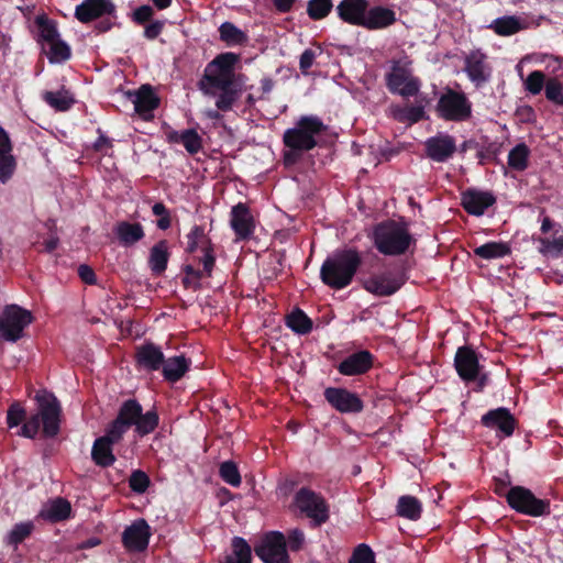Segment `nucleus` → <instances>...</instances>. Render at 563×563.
<instances>
[{
    "mask_svg": "<svg viewBox=\"0 0 563 563\" xmlns=\"http://www.w3.org/2000/svg\"><path fill=\"white\" fill-rule=\"evenodd\" d=\"M362 263V254L356 247L338 250L323 261L320 279L331 289H344L352 284Z\"/></svg>",
    "mask_w": 563,
    "mask_h": 563,
    "instance_id": "nucleus-1",
    "label": "nucleus"
},
{
    "mask_svg": "<svg viewBox=\"0 0 563 563\" xmlns=\"http://www.w3.org/2000/svg\"><path fill=\"white\" fill-rule=\"evenodd\" d=\"M38 410L24 420L23 426L18 431V435L35 439L41 423L44 438H55L60 431L62 406L58 399L51 394L49 396L37 397Z\"/></svg>",
    "mask_w": 563,
    "mask_h": 563,
    "instance_id": "nucleus-2",
    "label": "nucleus"
},
{
    "mask_svg": "<svg viewBox=\"0 0 563 563\" xmlns=\"http://www.w3.org/2000/svg\"><path fill=\"white\" fill-rule=\"evenodd\" d=\"M159 423V417L155 409L143 413V408L136 399H126L122 402L118 410V415L113 421L109 423L107 429L123 439L124 434L131 427H135V432L140 437L152 433Z\"/></svg>",
    "mask_w": 563,
    "mask_h": 563,
    "instance_id": "nucleus-3",
    "label": "nucleus"
},
{
    "mask_svg": "<svg viewBox=\"0 0 563 563\" xmlns=\"http://www.w3.org/2000/svg\"><path fill=\"white\" fill-rule=\"evenodd\" d=\"M371 239L375 249L385 256L404 255L416 243L407 224L391 219L375 224Z\"/></svg>",
    "mask_w": 563,
    "mask_h": 563,
    "instance_id": "nucleus-4",
    "label": "nucleus"
},
{
    "mask_svg": "<svg viewBox=\"0 0 563 563\" xmlns=\"http://www.w3.org/2000/svg\"><path fill=\"white\" fill-rule=\"evenodd\" d=\"M408 276L404 263H389L383 269L366 276L358 277L363 289L376 297H390L395 295L407 282Z\"/></svg>",
    "mask_w": 563,
    "mask_h": 563,
    "instance_id": "nucleus-5",
    "label": "nucleus"
},
{
    "mask_svg": "<svg viewBox=\"0 0 563 563\" xmlns=\"http://www.w3.org/2000/svg\"><path fill=\"white\" fill-rule=\"evenodd\" d=\"M239 55L232 52L221 53L209 62L198 87L206 95H214L213 89H224L234 85V66Z\"/></svg>",
    "mask_w": 563,
    "mask_h": 563,
    "instance_id": "nucleus-6",
    "label": "nucleus"
},
{
    "mask_svg": "<svg viewBox=\"0 0 563 563\" xmlns=\"http://www.w3.org/2000/svg\"><path fill=\"white\" fill-rule=\"evenodd\" d=\"M328 126L317 115H302L294 128L287 129L283 135L287 148L309 152L319 145L318 136L325 132Z\"/></svg>",
    "mask_w": 563,
    "mask_h": 563,
    "instance_id": "nucleus-7",
    "label": "nucleus"
},
{
    "mask_svg": "<svg viewBox=\"0 0 563 563\" xmlns=\"http://www.w3.org/2000/svg\"><path fill=\"white\" fill-rule=\"evenodd\" d=\"M505 488L506 484L501 483V487H497L496 493L505 496L509 507L517 512L530 517H542L551 514L550 500L538 498L529 488L517 485L503 493Z\"/></svg>",
    "mask_w": 563,
    "mask_h": 563,
    "instance_id": "nucleus-8",
    "label": "nucleus"
},
{
    "mask_svg": "<svg viewBox=\"0 0 563 563\" xmlns=\"http://www.w3.org/2000/svg\"><path fill=\"white\" fill-rule=\"evenodd\" d=\"M390 70L385 75L386 87L391 93L408 98L416 96L420 90L419 78L412 76V60L404 55L390 60Z\"/></svg>",
    "mask_w": 563,
    "mask_h": 563,
    "instance_id": "nucleus-9",
    "label": "nucleus"
},
{
    "mask_svg": "<svg viewBox=\"0 0 563 563\" xmlns=\"http://www.w3.org/2000/svg\"><path fill=\"white\" fill-rule=\"evenodd\" d=\"M294 505L309 519L311 529L320 528L330 519V507L325 498L308 487H301L296 492Z\"/></svg>",
    "mask_w": 563,
    "mask_h": 563,
    "instance_id": "nucleus-10",
    "label": "nucleus"
},
{
    "mask_svg": "<svg viewBox=\"0 0 563 563\" xmlns=\"http://www.w3.org/2000/svg\"><path fill=\"white\" fill-rule=\"evenodd\" d=\"M32 322L31 311L18 305H8L0 316V338L8 342H16Z\"/></svg>",
    "mask_w": 563,
    "mask_h": 563,
    "instance_id": "nucleus-11",
    "label": "nucleus"
},
{
    "mask_svg": "<svg viewBox=\"0 0 563 563\" xmlns=\"http://www.w3.org/2000/svg\"><path fill=\"white\" fill-rule=\"evenodd\" d=\"M437 112L445 121L463 122L472 115V102L464 92L448 89L438 100Z\"/></svg>",
    "mask_w": 563,
    "mask_h": 563,
    "instance_id": "nucleus-12",
    "label": "nucleus"
},
{
    "mask_svg": "<svg viewBox=\"0 0 563 563\" xmlns=\"http://www.w3.org/2000/svg\"><path fill=\"white\" fill-rule=\"evenodd\" d=\"M254 552L264 563H290L286 537L280 531L266 532Z\"/></svg>",
    "mask_w": 563,
    "mask_h": 563,
    "instance_id": "nucleus-13",
    "label": "nucleus"
},
{
    "mask_svg": "<svg viewBox=\"0 0 563 563\" xmlns=\"http://www.w3.org/2000/svg\"><path fill=\"white\" fill-rule=\"evenodd\" d=\"M327 402L341 413H360L364 410L361 397L343 387H327L323 391Z\"/></svg>",
    "mask_w": 563,
    "mask_h": 563,
    "instance_id": "nucleus-14",
    "label": "nucleus"
},
{
    "mask_svg": "<svg viewBox=\"0 0 563 563\" xmlns=\"http://www.w3.org/2000/svg\"><path fill=\"white\" fill-rule=\"evenodd\" d=\"M487 58V55L479 48L471 51L464 58L463 70L476 87H482L492 77V67Z\"/></svg>",
    "mask_w": 563,
    "mask_h": 563,
    "instance_id": "nucleus-15",
    "label": "nucleus"
},
{
    "mask_svg": "<svg viewBox=\"0 0 563 563\" xmlns=\"http://www.w3.org/2000/svg\"><path fill=\"white\" fill-rule=\"evenodd\" d=\"M152 536L151 527L143 518L134 520L122 532V544L129 552H143Z\"/></svg>",
    "mask_w": 563,
    "mask_h": 563,
    "instance_id": "nucleus-16",
    "label": "nucleus"
},
{
    "mask_svg": "<svg viewBox=\"0 0 563 563\" xmlns=\"http://www.w3.org/2000/svg\"><path fill=\"white\" fill-rule=\"evenodd\" d=\"M481 423L488 429L495 430L499 438L511 437L517 427L515 416L506 407L488 410L482 416Z\"/></svg>",
    "mask_w": 563,
    "mask_h": 563,
    "instance_id": "nucleus-17",
    "label": "nucleus"
},
{
    "mask_svg": "<svg viewBox=\"0 0 563 563\" xmlns=\"http://www.w3.org/2000/svg\"><path fill=\"white\" fill-rule=\"evenodd\" d=\"M165 363V355L159 345L145 342L135 347L134 365L137 371L146 373L157 372Z\"/></svg>",
    "mask_w": 563,
    "mask_h": 563,
    "instance_id": "nucleus-18",
    "label": "nucleus"
},
{
    "mask_svg": "<svg viewBox=\"0 0 563 563\" xmlns=\"http://www.w3.org/2000/svg\"><path fill=\"white\" fill-rule=\"evenodd\" d=\"M121 440V437L106 429V433L93 441L91 448V460L93 463L102 468L112 466L117 461L113 453V445Z\"/></svg>",
    "mask_w": 563,
    "mask_h": 563,
    "instance_id": "nucleus-19",
    "label": "nucleus"
},
{
    "mask_svg": "<svg viewBox=\"0 0 563 563\" xmlns=\"http://www.w3.org/2000/svg\"><path fill=\"white\" fill-rule=\"evenodd\" d=\"M128 99L134 104V111L143 119L153 118V112L159 106V98L151 85H142L137 90L128 91Z\"/></svg>",
    "mask_w": 563,
    "mask_h": 563,
    "instance_id": "nucleus-20",
    "label": "nucleus"
},
{
    "mask_svg": "<svg viewBox=\"0 0 563 563\" xmlns=\"http://www.w3.org/2000/svg\"><path fill=\"white\" fill-rule=\"evenodd\" d=\"M454 367L461 379L474 382L481 373L476 351L470 345L460 346L454 356Z\"/></svg>",
    "mask_w": 563,
    "mask_h": 563,
    "instance_id": "nucleus-21",
    "label": "nucleus"
},
{
    "mask_svg": "<svg viewBox=\"0 0 563 563\" xmlns=\"http://www.w3.org/2000/svg\"><path fill=\"white\" fill-rule=\"evenodd\" d=\"M375 362V356L368 350H360L347 355L338 365L336 369L344 376H358L369 372Z\"/></svg>",
    "mask_w": 563,
    "mask_h": 563,
    "instance_id": "nucleus-22",
    "label": "nucleus"
},
{
    "mask_svg": "<svg viewBox=\"0 0 563 563\" xmlns=\"http://www.w3.org/2000/svg\"><path fill=\"white\" fill-rule=\"evenodd\" d=\"M230 216V225L236 239L249 240L255 231V220L249 206L244 202L236 203L232 207Z\"/></svg>",
    "mask_w": 563,
    "mask_h": 563,
    "instance_id": "nucleus-23",
    "label": "nucleus"
},
{
    "mask_svg": "<svg viewBox=\"0 0 563 563\" xmlns=\"http://www.w3.org/2000/svg\"><path fill=\"white\" fill-rule=\"evenodd\" d=\"M426 155L437 163L448 162L456 152L455 139L450 134H438L424 142Z\"/></svg>",
    "mask_w": 563,
    "mask_h": 563,
    "instance_id": "nucleus-24",
    "label": "nucleus"
},
{
    "mask_svg": "<svg viewBox=\"0 0 563 563\" xmlns=\"http://www.w3.org/2000/svg\"><path fill=\"white\" fill-rule=\"evenodd\" d=\"M114 13L115 5L111 0H84L75 9V18L85 24Z\"/></svg>",
    "mask_w": 563,
    "mask_h": 563,
    "instance_id": "nucleus-25",
    "label": "nucleus"
},
{
    "mask_svg": "<svg viewBox=\"0 0 563 563\" xmlns=\"http://www.w3.org/2000/svg\"><path fill=\"white\" fill-rule=\"evenodd\" d=\"M496 202V197L489 191L468 188L461 195V206L472 216H483Z\"/></svg>",
    "mask_w": 563,
    "mask_h": 563,
    "instance_id": "nucleus-26",
    "label": "nucleus"
},
{
    "mask_svg": "<svg viewBox=\"0 0 563 563\" xmlns=\"http://www.w3.org/2000/svg\"><path fill=\"white\" fill-rule=\"evenodd\" d=\"M368 7V0H342L336 5V12L343 22L362 26Z\"/></svg>",
    "mask_w": 563,
    "mask_h": 563,
    "instance_id": "nucleus-27",
    "label": "nucleus"
},
{
    "mask_svg": "<svg viewBox=\"0 0 563 563\" xmlns=\"http://www.w3.org/2000/svg\"><path fill=\"white\" fill-rule=\"evenodd\" d=\"M396 12L387 7L374 5L367 8L362 27L366 30H383L395 24Z\"/></svg>",
    "mask_w": 563,
    "mask_h": 563,
    "instance_id": "nucleus-28",
    "label": "nucleus"
},
{
    "mask_svg": "<svg viewBox=\"0 0 563 563\" xmlns=\"http://www.w3.org/2000/svg\"><path fill=\"white\" fill-rule=\"evenodd\" d=\"M169 257L167 240H159L150 249L147 265L154 276H162L165 273Z\"/></svg>",
    "mask_w": 563,
    "mask_h": 563,
    "instance_id": "nucleus-29",
    "label": "nucleus"
},
{
    "mask_svg": "<svg viewBox=\"0 0 563 563\" xmlns=\"http://www.w3.org/2000/svg\"><path fill=\"white\" fill-rule=\"evenodd\" d=\"M113 232L124 247L133 246L145 236L144 228L140 222L119 221Z\"/></svg>",
    "mask_w": 563,
    "mask_h": 563,
    "instance_id": "nucleus-30",
    "label": "nucleus"
},
{
    "mask_svg": "<svg viewBox=\"0 0 563 563\" xmlns=\"http://www.w3.org/2000/svg\"><path fill=\"white\" fill-rule=\"evenodd\" d=\"M190 365L191 361L180 354L165 358V363L159 371L166 382L176 383L190 369Z\"/></svg>",
    "mask_w": 563,
    "mask_h": 563,
    "instance_id": "nucleus-31",
    "label": "nucleus"
},
{
    "mask_svg": "<svg viewBox=\"0 0 563 563\" xmlns=\"http://www.w3.org/2000/svg\"><path fill=\"white\" fill-rule=\"evenodd\" d=\"M71 515V505L70 503L63 498L57 497L53 499L46 508L42 509L40 512V517L44 520H47L52 523L64 521L70 518Z\"/></svg>",
    "mask_w": 563,
    "mask_h": 563,
    "instance_id": "nucleus-32",
    "label": "nucleus"
},
{
    "mask_svg": "<svg viewBox=\"0 0 563 563\" xmlns=\"http://www.w3.org/2000/svg\"><path fill=\"white\" fill-rule=\"evenodd\" d=\"M35 24L37 26L36 41L42 45L43 51H45L47 44L60 37L57 23L49 19L46 14L37 15L35 18Z\"/></svg>",
    "mask_w": 563,
    "mask_h": 563,
    "instance_id": "nucleus-33",
    "label": "nucleus"
},
{
    "mask_svg": "<svg viewBox=\"0 0 563 563\" xmlns=\"http://www.w3.org/2000/svg\"><path fill=\"white\" fill-rule=\"evenodd\" d=\"M42 99L55 111L65 112L68 111L75 103L73 93L62 88L58 91H44Z\"/></svg>",
    "mask_w": 563,
    "mask_h": 563,
    "instance_id": "nucleus-34",
    "label": "nucleus"
},
{
    "mask_svg": "<svg viewBox=\"0 0 563 563\" xmlns=\"http://www.w3.org/2000/svg\"><path fill=\"white\" fill-rule=\"evenodd\" d=\"M231 549L222 563H252V548L244 538L233 537Z\"/></svg>",
    "mask_w": 563,
    "mask_h": 563,
    "instance_id": "nucleus-35",
    "label": "nucleus"
},
{
    "mask_svg": "<svg viewBox=\"0 0 563 563\" xmlns=\"http://www.w3.org/2000/svg\"><path fill=\"white\" fill-rule=\"evenodd\" d=\"M396 512L399 517L416 521L421 518L422 504L411 495H404L398 498Z\"/></svg>",
    "mask_w": 563,
    "mask_h": 563,
    "instance_id": "nucleus-36",
    "label": "nucleus"
},
{
    "mask_svg": "<svg viewBox=\"0 0 563 563\" xmlns=\"http://www.w3.org/2000/svg\"><path fill=\"white\" fill-rule=\"evenodd\" d=\"M286 325L299 335L308 334L312 331L313 322L307 313L300 308H295L286 316Z\"/></svg>",
    "mask_w": 563,
    "mask_h": 563,
    "instance_id": "nucleus-37",
    "label": "nucleus"
},
{
    "mask_svg": "<svg viewBox=\"0 0 563 563\" xmlns=\"http://www.w3.org/2000/svg\"><path fill=\"white\" fill-rule=\"evenodd\" d=\"M510 253V246L505 242L492 241L474 249V254L484 260L503 258Z\"/></svg>",
    "mask_w": 563,
    "mask_h": 563,
    "instance_id": "nucleus-38",
    "label": "nucleus"
},
{
    "mask_svg": "<svg viewBox=\"0 0 563 563\" xmlns=\"http://www.w3.org/2000/svg\"><path fill=\"white\" fill-rule=\"evenodd\" d=\"M497 35L500 36H510L523 29L521 21L519 18L515 15H505L501 18H497L489 25Z\"/></svg>",
    "mask_w": 563,
    "mask_h": 563,
    "instance_id": "nucleus-39",
    "label": "nucleus"
},
{
    "mask_svg": "<svg viewBox=\"0 0 563 563\" xmlns=\"http://www.w3.org/2000/svg\"><path fill=\"white\" fill-rule=\"evenodd\" d=\"M44 52L51 64H63L71 58L70 46L60 37L47 44Z\"/></svg>",
    "mask_w": 563,
    "mask_h": 563,
    "instance_id": "nucleus-40",
    "label": "nucleus"
},
{
    "mask_svg": "<svg viewBox=\"0 0 563 563\" xmlns=\"http://www.w3.org/2000/svg\"><path fill=\"white\" fill-rule=\"evenodd\" d=\"M220 40L228 46L244 45L249 41V36L232 22H224L219 27Z\"/></svg>",
    "mask_w": 563,
    "mask_h": 563,
    "instance_id": "nucleus-41",
    "label": "nucleus"
},
{
    "mask_svg": "<svg viewBox=\"0 0 563 563\" xmlns=\"http://www.w3.org/2000/svg\"><path fill=\"white\" fill-rule=\"evenodd\" d=\"M34 528L35 526L32 521L15 523L7 534L4 542L16 549L20 543L32 534Z\"/></svg>",
    "mask_w": 563,
    "mask_h": 563,
    "instance_id": "nucleus-42",
    "label": "nucleus"
},
{
    "mask_svg": "<svg viewBox=\"0 0 563 563\" xmlns=\"http://www.w3.org/2000/svg\"><path fill=\"white\" fill-rule=\"evenodd\" d=\"M530 150L525 143L517 144L508 154V166L517 172L528 167Z\"/></svg>",
    "mask_w": 563,
    "mask_h": 563,
    "instance_id": "nucleus-43",
    "label": "nucleus"
},
{
    "mask_svg": "<svg viewBox=\"0 0 563 563\" xmlns=\"http://www.w3.org/2000/svg\"><path fill=\"white\" fill-rule=\"evenodd\" d=\"M393 115L398 122L413 124L426 118V111L422 106L398 107L393 111Z\"/></svg>",
    "mask_w": 563,
    "mask_h": 563,
    "instance_id": "nucleus-44",
    "label": "nucleus"
},
{
    "mask_svg": "<svg viewBox=\"0 0 563 563\" xmlns=\"http://www.w3.org/2000/svg\"><path fill=\"white\" fill-rule=\"evenodd\" d=\"M220 93L216 100V107L218 110L228 112L231 111L234 103L239 99L240 90L234 88L233 86H229V88L218 89Z\"/></svg>",
    "mask_w": 563,
    "mask_h": 563,
    "instance_id": "nucleus-45",
    "label": "nucleus"
},
{
    "mask_svg": "<svg viewBox=\"0 0 563 563\" xmlns=\"http://www.w3.org/2000/svg\"><path fill=\"white\" fill-rule=\"evenodd\" d=\"M332 8V0H309L307 4V14L311 20L319 21L327 18Z\"/></svg>",
    "mask_w": 563,
    "mask_h": 563,
    "instance_id": "nucleus-46",
    "label": "nucleus"
},
{
    "mask_svg": "<svg viewBox=\"0 0 563 563\" xmlns=\"http://www.w3.org/2000/svg\"><path fill=\"white\" fill-rule=\"evenodd\" d=\"M544 93L548 101L558 107H563V82L558 77L548 78Z\"/></svg>",
    "mask_w": 563,
    "mask_h": 563,
    "instance_id": "nucleus-47",
    "label": "nucleus"
},
{
    "mask_svg": "<svg viewBox=\"0 0 563 563\" xmlns=\"http://www.w3.org/2000/svg\"><path fill=\"white\" fill-rule=\"evenodd\" d=\"M548 78L542 70H532L523 82L525 89L530 95L537 96L545 88Z\"/></svg>",
    "mask_w": 563,
    "mask_h": 563,
    "instance_id": "nucleus-48",
    "label": "nucleus"
},
{
    "mask_svg": "<svg viewBox=\"0 0 563 563\" xmlns=\"http://www.w3.org/2000/svg\"><path fill=\"white\" fill-rule=\"evenodd\" d=\"M219 475L227 484L239 487L241 485V475L238 465L233 461H225L220 464Z\"/></svg>",
    "mask_w": 563,
    "mask_h": 563,
    "instance_id": "nucleus-49",
    "label": "nucleus"
},
{
    "mask_svg": "<svg viewBox=\"0 0 563 563\" xmlns=\"http://www.w3.org/2000/svg\"><path fill=\"white\" fill-rule=\"evenodd\" d=\"M210 240L206 236L205 228L201 225H194L190 230V232L187 234V247L186 252L192 254L195 253L199 245L201 244V247L203 245H207V241Z\"/></svg>",
    "mask_w": 563,
    "mask_h": 563,
    "instance_id": "nucleus-50",
    "label": "nucleus"
},
{
    "mask_svg": "<svg viewBox=\"0 0 563 563\" xmlns=\"http://www.w3.org/2000/svg\"><path fill=\"white\" fill-rule=\"evenodd\" d=\"M180 144L189 154H197L202 147V139L194 129L181 131Z\"/></svg>",
    "mask_w": 563,
    "mask_h": 563,
    "instance_id": "nucleus-51",
    "label": "nucleus"
},
{
    "mask_svg": "<svg viewBox=\"0 0 563 563\" xmlns=\"http://www.w3.org/2000/svg\"><path fill=\"white\" fill-rule=\"evenodd\" d=\"M151 485L150 476L142 470H135L129 478V487L136 494H144Z\"/></svg>",
    "mask_w": 563,
    "mask_h": 563,
    "instance_id": "nucleus-52",
    "label": "nucleus"
},
{
    "mask_svg": "<svg viewBox=\"0 0 563 563\" xmlns=\"http://www.w3.org/2000/svg\"><path fill=\"white\" fill-rule=\"evenodd\" d=\"M16 159L12 153L0 155V183L7 184L16 169Z\"/></svg>",
    "mask_w": 563,
    "mask_h": 563,
    "instance_id": "nucleus-53",
    "label": "nucleus"
},
{
    "mask_svg": "<svg viewBox=\"0 0 563 563\" xmlns=\"http://www.w3.org/2000/svg\"><path fill=\"white\" fill-rule=\"evenodd\" d=\"M285 537L287 550L289 549L291 552H299L303 549L306 544V536L303 530L300 528L289 529Z\"/></svg>",
    "mask_w": 563,
    "mask_h": 563,
    "instance_id": "nucleus-54",
    "label": "nucleus"
},
{
    "mask_svg": "<svg viewBox=\"0 0 563 563\" xmlns=\"http://www.w3.org/2000/svg\"><path fill=\"white\" fill-rule=\"evenodd\" d=\"M25 419L26 411L19 402L10 405L7 411V424L10 429L19 427Z\"/></svg>",
    "mask_w": 563,
    "mask_h": 563,
    "instance_id": "nucleus-55",
    "label": "nucleus"
},
{
    "mask_svg": "<svg viewBox=\"0 0 563 563\" xmlns=\"http://www.w3.org/2000/svg\"><path fill=\"white\" fill-rule=\"evenodd\" d=\"M152 212L154 216L158 217L156 221V227L159 230H167L172 225V217L167 207L163 202H156L152 207Z\"/></svg>",
    "mask_w": 563,
    "mask_h": 563,
    "instance_id": "nucleus-56",
    "label": "nucleus"
},
{
    "mask_svg": "<svg viewBox=\"0 0 563 563\" xmlns=\"http://www.w3.org/2000/svg\"><path fill=\"white\" fill-rule=\"evenodd\" d=\"M539 242L541 244L540 252L543 254L554 253L555 256H559L563 253V233L559 236H554L552 240L540 238Z\"/></svg>",
    "mask_w": 563,
    "mask_h": 563,
    "instance_id": "nucleus-57",
    "label": "nucleus"
},
{
    "mask_svg": "<svg viewBox=\"0 0 563 563\" xmlns=\"http://www.w3.org/2000/svg\"><path fill=\"white\" fill-rule=\"evenodd\" d=\"M349 563H375V554L369 545L361 543L354 549Z\"/></svg>",
    "mask_w": 563,
    "mask_h": 563,
    "instance_id": "nucleus-58",
    "label": "nucleus"
},
{
    "mask_svg": "<svg viewBox=\"0 0 563 563\" xmlns=\"http://www.w3.org/2000/svg\"><path fill=\"white\" fill-rule=\"evenodd\" d=\"M203 257L201 258V263L203 265V276L210 277L216 264V256L213 254V249L211 241H207V245L202 246Z\"/></svg>",
    "mask_w": 563,
    "mask_h": 563,
    "instance_id": "nucleus-59",
    "label": "nucleus"
},
{
    "mask_svg": "<svg viewBox=\"0 0 563 563\" xmlns=\"http://www.w3.org/2000/svg\"><path fill=\"white\" fill-rule=\"evenodd\" d=\"M153 14V8L151 5L144 4L134 10L133 20L137 24H144L152 19Z\"/></svg>",
    "mask_w": 563,
    "mask_h": 563,
    "instance_id": "nucleus-60",
    "label": "nucleus"
},
{
    "mask_svg": "<svg viewBox=\"0 0 563 563\" xmlns=\"http://www.w3.org/2000/svg\"><path fill=\"white\" fill-rule=\"evenodd\" d=\"M316 57L317 53L311 48H307L302 52L299 58V69L302 74H308V70L313 65Z\"/></svg>",
    "mask_w": 563,
    "mask_h": 563,
    "instance_id": "nucleus-61",
    "label": "nucleus"
},
{
    "mask_svg": "<svg viewBox=\"0 0 563 563\" xmlns=\"http://www.w3.org/2000/svg\"><path fill=\"white\" fill-rule=\"evenodd\" d=\"M79 278L87 285H96L97 276L95 271L87 264H80L77 268Z\"/></svg>",
    "mask_w": 563,
    "mask_h": 563,
    "instance_id": "nucleus-62",
    "label": "nucleus"
},
{
    "mask_svg": "<svg viewBox=\"0 0 563 563\" xmlns=\"http://www.w3.org/2000/svg\"><path fill=\"white\" fill-rule=\"evenodd\" d=\"M164 29V22L163 21H153L148 25L145 26L144 30V36L148 40H155L158 37V35L162 33Z\"/></svg>",
    "mask_w": 563,
    "mask_h": 563,
    "instance_id": "nucleus-63",
    "label": "nucleus"
},
{
    "mask_svg": "<svg viewBox=\"0 0 563 563\" xmlns=\"http://www.w3.org/2000/svg\"><path fill=\"white\" fill-rule=\"evenodd\" d=\"M13 144L9 133L0 125V155L12 153Z\"/></svg>",
    "mask_w": 563,
    "mask_h": 563,
    "instance_id": "nucleus-64",
    "label": "nucleus"
}]
</instances>
